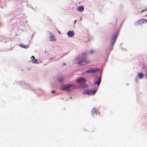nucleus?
Wrapping results in <instances>:
<instances>
[{
  "label": "nucleus",
  "mask_w": 147,
  "mask_h": 147,
  "mask_svg": "<svg viewBox=\"0 0 147 147\" xmlns=\"http://www.w3.org/2000/svg\"><path fill=\"white\" fill-rule=\"evenodd\" d=\"M76 81L78 83L81 84V88H88V85L85 83L86 81V80L85 78L83 77L80 78L76 80Z\"/></svg>",
  "instance_id": "nucleus-1"
},
{
  "label": "nucleus",
  "mask_w": 147,
  "mask_h": 147,
  "mask_svg": "<svg viewBox=\"0 0 147 147\" xmlns=\"http://www.w3.org/2000/svg\"><path fill=\"white\" fill-rule=\"evenodd\" d=\"M86 55L85 54H84L81 57V59L79 62L78 65L79 66H81L85 65L90 63L89 60L86 61Z\"/></svg>",
  "instance_id": "nucleus-2"
},
{
  "label": "nucleus",
  "mask_w": 147,
  "mask_h": 147,
  "mask_svg": "<svg viewBox=\"0 0 147 147\" xmlns=\"http://www.w3.org/2000/svg\"><path fill=\"white\" fill-rule=\"evenodd\" d=\"M74 86V85L73 84H67L62 85L61 86L60 89L62 90H65Z\"/></svg>",
  "instance_id": "nucleus-3"
},
{
  "label": "nucleus",
  "mask_w": 147,
  "mask_h": 147,
  "mask_svg": "<svg viewBox=\"0 0 147 147\" xmlns=\"http://www.w3.org/2000/svg\"><path fill=\"white\" fill-rule=\"evenodd\" d=\"M96 90H91L90 89H86L84 91L83 93L85 94H88V95L94 94L96 92Z\"/></svg>",
  "instance_id": "nucleus-4"
},
{
  "label": "nucleus",
  "mask_w": 147,
  "mask_h": 147,
  "mask_svg": "<svg viewBox=\"0 0 147 147\" xmlns=\"http://www.w3.org/2000/svg\"><path fill=\"white\" fill-rule=\"evenodd\" d=\"M99 69H94L93 68L91 69H90L87 70L85 71L86 73H92L94 74L96 72L98 71Z\"/></svg>",
  "instance_id": "nucleus-5"
},
{
  "label": "nucleus",
  "mask_w": 147,
  "mask_h": 147,
  "mask_svg": "<svg viewBox=\"0 0 147 147\" xmlns=\"http://www.w3.org/2000/svg\"><path fill=\"white\" fill-rule=\"evenodd\" d=\"M96 79H97V81H95L94 82V84H97L98 86H99L101 82V77L100 76L99 78H98V77H96Z\"/></svg>",
  "instance_id": "nucleus-6"
},
{
  "label": "nucleus",
  "mask_w": 147,
  "mask_h": 147,
  "mask_svg": "<svg viewBox=\"0 0 147 147\" xmlns=\"http://www.w3.org/2000/svg\"><path fill=\"white\" fill-rule=\"evenodd\" d=\"M117 35L116 34H115L113 36L112 38L111 39V40L112 42V43L113 45L114 44L115 42V41L116 38L117 37Z\"/></svg>",
  "instance_id": "nucleus-7"
},
{
  "label": "nucleus",
  "mask_w": 147,
  "mask_h": 147,
  "mask_svg": "<svg viewBox=\"0 0 147 147\" xmlns=\"http://www.w3.org/2000/svg\"><path fill=\"white\" fill-rule=\"evenodd\" d=\"M84 10V7L82 6H80L76 9V10L78 11L82 12Z\"/></svg>",
  "instance_id": "nucleus-8"
},
{
  "label": "nucleus",
  "mask_w": 147,
  "mask_h": 147,
  "mask_svg": "<svg viewBox=\"0 0 147 147\" xmlns=\"http://www.w3.org/2000/svg\"><path fill=\"white\" fill-rule=\"evenodd\" d=\"M67 34L69 37H72L74 35V32L73 31H70L67 32Z\"/></svg>",
  "instance_id": "nucleus-9"
},
{
  "label": "nucleus",
  "mask_w": 147,
  "mask_h": 147,
  "mask_svg": "<svg viewBox=\"0 0 147 147\" xmlns=\"http://www.w3.org/2000/svg\"><path fill=\"white\" fill-rule=\"evenodd\" d=\"M92 114L94 116V115H96L98 113L97 110L96 108H93L91 111Z\"/></svg>",
  "instance_id": "nucleus-10"
},
{
  "label": "nucleus",
  "mask_w": 147,
  "mask_h": 147,
  "mask_svg": "<svg viewBox=\"0 0 147 147\" xmlns=\"http://www.w3.org/2000/svg\"><path fill=\"white\" fill-rule=\"evenodd\" d=\"M32 58L31 59V60L32 61V62L33 63H36V62L38 61V60L36 59H35L34 57V56H32L31 58Z\"/></svg>",
  "instance_id": "nucleus-11"
},
{
  "label": "nucleus",
  "mask_w": 147,
  "mask_h": 147,
  "mask_svg": "<svg viewBox=\"0 0 147 147\" xmlns=\"http://www.w3.org/2000/svg\"><path fill=\"white\" fill-rule=\"evenodd\" d=\"M50 39L51 41H55L56 40V39H55L54 36L52 34L51 35Z\"/></svg>",
  "instance_id": "nucleus-12"
},
{
  "label": "nucleus",
  "mask_w": 147,
  "mask_h": 147,
  "mask_svg": "<svg viewBox=\"0 0 147 147\" xmlns=\"http://www.w3.org/2000/svg\"><path fill=\"white\" fill-rule=\"evenodd\" d=\"M143 74L142 73H139L138 75V77L140 79L142 78L143 76Z\"/></svg>",
  "instance_id": "nucleus-13"
},
{
  "label": "nucleus",
  "mask_w": 147,
  "mask_h": 147,
  "mask_svg": "<svg viewBox=\"0 0 147 147\" xmlns=\"http://www.w3.org/2000/svg\"><path fill=\"white\" fill-rule=\"evenodd\" d=\"M140 21L142 23H146L147 22V20L145 19H142L140 20Z\"/></svg>",
  "instance_id": "nucleus-14"
},
{
  "label": "nucleus",
  "mask_w": 147,
  "mask_h": 147,
  "mask_svg": "<svg viewBox=\"0 0 147 147\" xmlns=\"http://www.w3.org/2000/svg\"><path fill=\"white\" fill-rule=\"evenodd\" d=\"M20 46L22 48H24L25 49L28 48V46H23L22 45H20Z\"/></svg>",
  "instance_id": "nucleus-15"
},
{
  "label": "nucleus",
  "mask_w": 147,
  "mask_h": 147,
  "mask_svg": "<svg viewBox=\"0 0 147 147\" xmlns=\"http://www.w3.org/2000/svg\"><path fill=\"white\" fill-rule=\"evenodd\" d=\"M90 52L91 54H92L94 53V51L93 50H90Z\"/></svg>",
  "instance_id": "nucleus-16"
},
{
  "label": "nucleus",
  "mask_w": 147,
  "mask_h": 147,
  "mask_svg": "<svg viewBox=\"0 0 147 147\" xmlns=\"http://www.w3.org/2000/svg\"><path fill=\"white\" fill-rule=\"evenodd\" d=\"M147 10V9H145L143 10H142L141 11V12H142L144 11H146Z\"/></svg>",
  "instance_id": "nucleus-17"
},
{
  "label": "nucleus",
  "mask_w": 147,
  "mask_h": 147,
  "mask_svg": "<svg viewBox=\"0 0 147 147\" xmlns=\"http://www.w3.org/2000/svg\"><path fill=\"white\" fill-rule=\"evenodd\" d=\"M55 91H54V90H53V91H52V93H55Z\"/></svg>",
  "instance_id": "nucleus-18"
},
{
  "label": "nucleus",
  "mask_w": 147,
  "mask_h": 147,
  "mask_svg": "<svg viewBox=\"0 0 147 147\" xmlns=\"http://www.w3.org/2000/svg\"><path fill=\"white\" fill-rule=\"evenodd\" d=\"M63 80H60V81L61 82H62Z\"/></svg>",
  "instance_id": "nucleus-19"
},
{
  "label": "nucleus",
  "mask_w": 147,
  "mask_h": 147,
  "mask_svg": "<svg viewBox=\"0 0 147 147\" xmlns=\"http://www.w3.org/2000/svg\"><path fill=\"white\" fill-rule=\"evenodd\" d=\"M58 33H59V34H60L61 33V32L59 31H58Z\"/></svg>",
  "instance_id": "nucleus-20"
},
{
  "label": "nucleus",
  "mask_w": 147,
  "mask_h": 147,
  "mask_svg": "<svg viewBox=\"0 0 147 147\" xmlns=\"http://www.w3.org/2000/svg\"><path fill=\"white\" fill-rule=\"evenodd\" d=\"M66 64L65 63H63V65H66Z\"/></svg>",
  "instance_id": "nucleus-21"
},
{
  "label": "nucleus",
  "mask_w": 147,
  "mask_h": 147,
  "mask_svg": "<svg viewBox=\"0 0 147 147\" xmlns=\"http://www.w3.org/2000/svg\"><path fill=\"white\" fill-rule=\"evenodd\" d=\"M76 20H75L74 21V24L76 23Z\"/></svg>",
  "instance_id": "nucleus-22"
},
{
  "label": "nucleus",
  "mask_w": 147,
  "mask_h": 147,
  "mask_svg": "<svg viewBox=\"0 0 147 147\" xmlns=\"http://www.w3.org/2000/svg\"><path fill=\"white\" fill-rule=\"evenodd\" d=\"M146 76H147V71H146Z\"/></svg>",
  "instance_id": "nucleus-23"
}]
</instances>
